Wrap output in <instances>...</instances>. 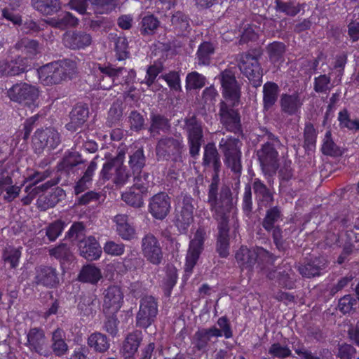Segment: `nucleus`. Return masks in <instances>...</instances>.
Wrapping results in <instances>:
<instances>
[{"label":"nucleus","mask_w":359,"mask_h":359,"mask_svg":"<svg viewBox=\"0 0 359 359\" xmlns=\"http://www.w3.org/2000/svg\"><path fill=\"white\" fill-rule=\"evenodd\" d=\"M212 217L217 222L218 236L217 252L221 257H226L229 252V222L233 210L232 193L228 187L220 189V201L208 203Z\"/></svg>","instance_id":"nucleus-1"},{"label":"nucleus","mask_w":359,"mask_h":359,"mask_svg":"<svg viewBox=\"0 0 359 359\" xmlns=\"http://www.w3.org/2000/svg\"><path fill=\"white\" fill-rule=\"evenodd\" d=\"M78 72L77 62L64 59L48 63L40 68V79L47 85H56L72 79Z\"/></svg>","instance_id":"nucleus-2"},{"label":"nucleus","mask_w":359,"mask_h":359,"mask_svg":"<svg viewBox=\"0 0 359 359\" xmlns=\"http://www.w3.org/2000/svg\"><path fill=\"white\" fill-rule=\"evenodd\" d=\"M262 54V49L257 48L239 55L238 67L255 88L262 82L263 71L259 63Z\"/></svg>","instance_id":"nucleus-3"},{"label":"nucleus","mask_w":359,"mask_h":359,"mask_svg":"<svg viewBox=\"0 0 359 359\" xmlns=\"http://www.w3.org/2000/svg\"><path fill=\"white\" fill-rule=\"evenodd\" d=\"M124 158L125 152L120 150L114 158L106 161L100 171V178L104 181L111 180L116 187L124 186L131 177L123 165Z\"/></svg>","instance_id":"nucleus-4"},{"label":"nucleus","mask_w":359,"mask_h":359,"mask_svg":"<svg viewBox=\"0 0 359 359\" xmlns=\"http://www.w3.org/2000/svg\"><path fill=\"white\" fill-rule=\"evenodd\" d=\"M204 166L212 167L214 175L212 182L209 185L208 193V203H217L220 201V192L219 193V172L221 168L220 156L214 143H208L204 148L203 158Z\"/></svg>","instance_id":"nucleus-5"},{"label":"nucleus","mask_w":359,"mask_h":359,"mask_svg":"<svg viewBox=\"0 0 359 359\" xmlns=\"http://www.w3.org/2000/svg\"><path fill=\"white\" fill-rule=\"evenodd\" d=\"M241 142L238 138L229 137L222 138L219 144V149L224 154V162L227 167L236 175L237 184L240 182V176L242 172Z\"/></svg>","instance_id":"nucleus-6"},{"label":"nucleus","mask_w":359,"mask_h":359,"mask_svg":"<svg viewBox=\"0 0 359 359\" xmlns=\"http://www.w3.org/2000/svg\"><path fill=\"white\" fill-rule=\"evenodd\" d=\"M238 102L221 101L219 105L218 116L220 123L226 131L237 135H243L241 117L238 110L235 109Z\"/></svg>","instance_id":"nucleus-7"},{"label":"nucleus","mask_w":359,"mask_h":359,"mask_svg":"<svg viewBox=\"0 0 359 359\" xmlns=\"http://www.w3.org/2000/svg\"><path fill=\"white\" fill-rule=\"evenodd\" d=\"M268 208L262 221V226L267 232L271 233L276 248L279 251L283 252L286 249L285 241L283 238V231L280 227L277 225V223L282 220L281 208L278 205Z\"/></svg>","instance_id":"nucleus-8"},{"label":"nucleus","mask_w":359,"mask_h":359,"mask_svg":"<svg viewBox=\"0 0 359 359\" xmlns=\"http://www.w3.org/2000/svg\"><path fill=\"white\" fill-rule=\"evenodd\" d=\"M182 128L187 133L189 154L195 157L198 155L203 142L202 122L196 114L188 115L184 119Z\"/></svg>","instance_id":"nucleus-9"},{"label":"nucleus","mask_w":359,"mask_h":359,"mask_svg":"<svg viewBox=\"0 0 359 359\" xmlns=\"http://www.w3.org/2000/svg\"><path fill=\"white\" fill-rule=\"evenodd\" d=\"M11 101L17 102L29 108L36 107L39 98L38 89L25 82L13 85L6 93Z\"/></svg>","instance_id":"nucleus-10"},{"label":"nucleus","mask_w":359,"mask_h":359,"mask_svg":"<svg viewBox=\"0 0 359 359\" xmlns=\"http://www.w3.org/2000/svg\"><path fill=\"white\" fill-rule=\"evenodd\" d=\"M158 311V303L154 297H143L140 300L139 311L136 314V327L144 329L149 327L156 321Z\"/></svg>","instance_id":"nucleus-11"},{"label":"nucleus","mask_w":359,"mask_h":359,"mask_svg":"<svg viewBox=\"0 0 359 359\" xmlns=\"http://www.w3.org/2000/svg\"><path fill=\"white\" fill-rule=\"evenodd\" d=\"M33 284L48 289L56 288L60 285L59 271L50 265H37L34 268Z\"/></svg>","instance_id":"nucleus-12"},{"label":"nucleus","mask_w":359,"mask_h":359,"mask_svg":"<svg viewBox=\"0 0 359 359\" xmlns=\"http://www.w3.org/2000/svg\"><path fill=\"white\" fill-rule=\"evenodd\" d=\"M141 250L144 257L154 265H159L163 259V253L158 239L152 233L146 234L141 241Z\"/></svg>","instance_id":"nucleus-13"},{"label":"nucleus","mask_w":359,"mask_h":359,"mask_svg":"<svg viewBox=\"0 0 359 359\" xmlns=\"http://www.w3.org/2000/svg\"><path fill=\"white\" fill-rule=\"evenodd\" d=\"M206 232L204 229L198 228L194 233V238L190 241L186 256L185 272L191 273L203 250Z\"/></svg>","instance_id":"nucleus-14"},{"label":"nucleus","mask_w":359,"mask_h":359,"mask_svg":"<svg viewBox=\"0 0 359 359\" xmlns=\"http://www.w3.org/2000/svg\"><path fill=\"white\" fill-rule=\"evenodd\" d=\"M27 339L25 345L31 352L45 357L50 355L48 339L42 329L31 328L27 334Z\"/></svg>","instance_id":"nucleus-15"},{"label":"nucleus","mask_w":359,"mask_h":359,"mask_svg":"<svg viewBox=\"0 0 359 359\" xmlns=\"http://www.w3.org/2000/svg\"><path fill=\"white\" fill-rule=\"evenodd\" d=\"M98 70L102 74L99 86L104 90H109L113 86L122 84V80L120 77L127 72L124 67L115 68L111 64L106 66L99 65Z\"/></svg>","instance_id":"nucleus-16"},{"label":"nucleus","mask_w":359,"mask_h":359,"mask_svg":"<svg viewBox=\"0 0 359 359\" xmlns=\"http://www.w3.org/2000/svg\"><path fill=\"white\" fill-rule=\"evenodd\" d=\"M257 155L264 172H275L278 169V153L274 147V144L266 142L257 151Z\"/></svg>","instance_id":"nucleus-17"},{"label":"nucleus","mask_w":359,"mask_h":359,"mask_svg":"<svg viewBox=\"0 0 359 359\" xmlns=\"http://www.w3.org/2000/svg\"><path fill=\"white\" fill-rule=\"evenodd\" d=\"M170 198L165 192L154 195L149 201V212L156 219L163 220L170 212Z\"/></svg>","instance_id":"nucleus-18"},{"label":"nucleus","mask_w":359,"mask_h":359,"mask_svg":"<svg viewBox=\"0 0 359 359\" xmlns=\"http://www.w3.org/2000/svg\"><path fill=\"white\" fill-rule=\"evenodd\" d=\"M86 162L79 152L76 151H68L57 164L58 171L61 175H64L68 177L75 175L79 170L81 168Z\"/></svg>","instance_id":"nucleus-19"},{"label":"nucleus","mask_w":359,"mask_h":359,"mask_svg":"<svg viewBox=\"0 0 359 359\" xmlns=\"http://www.w3.org/2000/svg\"><path fill=\"white\" fill-rule=\"evenodd\" d=\"M219 79L226 101L239 102L240 89L233 71L229 69L224 70L221 72Z\"/></svg>","instance_id":"nucleus-20"},{"label":"nucleus","mask_w":359,"mask_h":359,"mask_svg":"<svg viewBox=\"0 0 359 359\" xmlns=\"http://www.w3.org/2000/svg\"><path fill=\"white\" fill-rule=\"evenodd\" d=\"M183 147L182 139L168 136L163 137L157 143L156 154L158 159H168L171 156L180 154Z\"/></svg>","instance_id":"nucleus-21"},{"label":"nucleus","mask_w":359,"mask_h":359,"mask_svg":"<svg viewBox=\"0 0 359 359\" xmlns=\"http://www.w3.org/2000/svg\"><path fill=\"white\" fill-rule=\"evenodd\" d=\"M193 198L187 195L184 196L182 207L175 216V226L181 233H185L191 224L194 222Z\"/></svg>","instance_id":"nucleus-22"},{"label":"nucleus","mask_w":359,"mask_h":359,"mask_svg":"<svg viewBox=\"0 0 359 359\" xmlns=\"http://www.w3.org/2000/svg\"><path fill=\"white\" fill-rule=\"evenodd\" d=\"M259 255H266L273 259V255L263 248L252 250L244 246H241L239 248L236 253L235 257L241 267L251 269L255 264Z\"/></svg>","instance_id":"nucleus-23"},{"label":"nucleus","mask_w":359,"mask_h":359,"mask_svg":"<svg viewBox=\"0 0 359 359\" xmlns=\"http://www.w3.org/2000/svg\"><path fill=\"white\" fill-rule=\"evenodd\" d=\"M62 43L69 49L81 50L91 44L92 36L84 31H68L63 34Z\"/></svg>","instance_id":"nucleus-24"},{"label":"nucleus","mask_w":359,"mask_h":359,"mask_svg":"<svg viewBox=\"0 0 359 359\" xmlns=\"http://www.w3.org/2000/svg\"><path fill=\"white\" fill-rule=\"evenodd\" d=\"M27 59L18 56L11 60L0 61V76H15L27 71Z\"/></svg>","instance_id":"nucleus-25"},{"label":"nucleus","mask_w":359,"mask_h":359,"mask_svg":"<svg viewBox=\"0 0 359 359\" xmlns=\"http://www.w3.org/2000/svg\"><path fill=\"white\" fill-rule=\"evenodd\" d=\"M222 337V332L215 326L210 328L198 329L194 334L191 344L194 349L205 351L212 337Z\"/></svg>","instance_id":"nucleus-26"},{"label":"nucleus","mask_w":359,"mask_h":359,"mask_svg":"<svg viewBox=\"0 0 359 359\" xmlns=\"http://www.w3.org/2000/svg\"><path fill=\"white\" fill-rule=\"evenodd\" d=\"M281 112L288 115H297L300 113L303 100L297 93H283L279 100Z\"/></svg>","instance_id":"nucleus-27"},{"label":"nucleus","mask_w":359,"mask_h":359,"mask_svg":"<svg viewBox=\"0 0 359 359\" xmlns=\"http://www.w3.org/2000/svg\"><path fill=\"white\" fill-rule=\"evenodd\" d=\"M80 255L85 259L93 261L100 257L102 248L93 236L82 238L78 244Z\"/></svg>","instance_id":"nucleus-28"},{"label":"nucleus","mask_w":359,"mask_h":359,"mask_svg":"<svg viewBox=\"0 0 359 359\" xmlns=\"http://www.w3.org/2000/svg\"><path fill=\"white\" fill-rule=\"evenodd\" d=\"M251 187L259 205L265 208L272 205L274 202V193L261 180L254 179Z\"/></svg>","instance_id":"nucleus-29"},{"label":"nucleus","mask_w":359,"mask_h":359,"mask_svg":"<svg viewBox=\"0 0 359 359\" xmlns=\"http://www.w3.org/2000/svg\"><path fill=\"white\" fill-rule=\"evenodd\" d=\"M327 264L328 262L324 257H318L310 259L304 264H299L297 270L303 277L310 278L320 276Z\"/></svg>","instance_id":"nucleus-30"},{"label":"nucleus","mask_w":359,"mask_h":359,"mask_svg":"<svg viewBox=\"0 0 359 359\" xmlns=\"http://www.w3.org/2000/svg\"><path fill=\"white\" fill-rule=\"evenodd\" d=\"M104 309H111L112 313H116L121 307L123 294L121 288L116 285L109 286L104 293Z\"/></svg>","instance_id":"nucleus-31"},{"label":"nucleus","mask_w":359,"mask_h":359,"mask_svg":"<svg viewBox=\"0 0 359 359\" xmlns=\"http://www.w3.org/2000/svg\"><path fill=\"white\" fill-rule=\"evenodd\" d=\"M88 114V108L86 105H76L70 112V121L66 124V128L69 131H76L87 121Z\"/></svg>","instance_id":"nucleus-32"},{"label":"nucleus","mask_w":359,"mask_h":359,"mask_svg":"<svg viewBox=\"0 0 359 359\" xmlns=\"http://www.w3.org/2000/svg\"><path fill=\"white\" fill-rule=\"evenodd\" d=\"M97 162L95 160L91 161L83 172L81 177L76 182L74 187L75 195L79 196L80 194L86 191L92 184L93 177L97 169Z\"/></svg>","instance_id":"nucleus-33"},{"label":"nucleus","mask_w":359,"mask_h":359,"mask_svg":"<svg viewBox=\"0 0 359 359\" xmlns=\"http://www.w3.org/2000/svg\"><path fill=\"white\" fill-rule=\"evenodd\" d=\"M142 341V334L141 331L136 330L127 335L122 346V352L125 359H133Z\"/></svg>","instance_id":"nucleus-34"},{"label":"nucleus","mask_w":359,"mask_h":359,"mask_svg":"<svg viewBox=\"0 0 359 359\" xmlns=\"http://www.w3.org/2000/svg\"><path fill=\"white\" fill-rule=\"evenodd\" d=\"M65 196V191L60 187H56L48 194L40 196L36 204L41 210L45 211L55 207Z\"/></svg>","instance_id":"nucleus-35"},{"label":"nucleus","mask_w":359,"mask_h":359,"mask_svg":"<svg viewBox=\"0 0 359 359\" xmlns=\"http://www.w3.org/2000/svg\"><path fill=\"white\" fill-rule=\"evenodd\" d=\"M280 88L278 85L272 81H267L263 86V110L267 111L271 109L278 100Z\"/></svg>","instance_id":"nucleus-36"},{"label":"nucleus","mask_w":359,"mask_h":359,"mask_svg":"<svg viewBox=\"0 0 359 359\" xmlns=\"http://www.w3.org/2000/svg\"><path fill=\"white\" fill-rule=\"evenodd\" d=\"M51 349L57 357L64 355L68 351V345L65 341V333L63 330L57 328L52 333Z\"/></svg>","instance_id":"nucleus-37"},{"label":"nucleus","mask_w":359,"mask_h":359,"mask_svg":"<svg viewBox=\"0 0 359 359\" xmlns=\"http://www.w3.org/2000/svg\"><path fill=\"white\" fill-rule=\"evenodd\" d=\"M118 234L124 240H130L135 235L134 228L128 222V216L118 214L114 217Z\"/></svg>","instance_id":"nucleus-38"},{"label":"nucleus","mask_w":359,"mask_h":359,"mask_svg":"<svg viewBox=\"0 0 359 359\" xmlns=\"http://www.w3.org/2000/svg\"><path fill=\"white\" fill-rule=\"evenodd\" d=\"M102 277L100 269L93 264L83 266L79 274L80 281L93 285H96Z\"/></svg>","instance_id":"nucleus-39"},{"label":"nucleus","mask_w":359,"mask_h":359,"mask_svg":"<svg viewBox=\"0 0 359 359\" xmlns=\"http://www.w3.org/2000/svg\"><path fill=\"white\" fill-rule=\"evenodd\" d=\"M189 18L184 13L177 11L171 17V26L177 34H184L185 32H189L191 29Z\"/></svg>","instance_id":"nucleus-40"},{"label":"nucleus","mask_w":359,"mask_h":359,"mask_svg":"<svg viewBox=\"0 0 359 359\" xmlns=\"http://www.w3.org/2000/svg\"><path fill=\"white\" fill-rule=\"evenodd\" d=\"M32 6L43 15H52L61 8L60 0H31Z\"/></svg>","instance_id":"nucleus-41"},{"label":"nucleus","mask_w":359,"mask_h":359,"mask_svg":"<svg viewBox=\"0 0 359 359\" xmlns=\"http://www.w3.org/2000/svg\"><path fill=\"white\" fill-rule=\"evenodd\" d=\"M150 121L151 125L149 130L154 136L159 134L160 131L166 132L170 128L168 118L163 115L152 113L150 116Z\"/></svg>","instance_id":"nucleus-42"},{"label":"nucleus","mask_w":359,"mask_h":359,"mask_svg":"<svg viewBox=\"0 0 359 359\" xmlns=\"http://www.w3.org/2000/svg\"><path fill=\"white\" fill-rule=\"evenodd\" d=\"M88 344L96 352L104 353L110 346L109 340L107 337L100 332L91 334L88 339Z\"/></svg>","instance_id":"nucleus-43"},{"label":"nucleus","mask_w":359,"mask_h":359,"mask_svg":"<svg viewBox=\"0 0 359 359\" xmlns=\"http://www.w3.org/2000/svg\"><path fill=\"white\" fill-rule=\"evenodd\" d=\"M99 301L96 295L93 294H83L81 297L78 304V309L80 310L84 316H90L95 313Z\"/></svg>","instance_id":"nucleus-44"},{"label":"nucleus","mask_w":359,"mask_h":359,"mask_svg":"<svg viewBox=\"0 0 359 359\" xmlns=\"http://www.w3.org/2000/svg\"><path fill=\"white\" fill-rule=\"evenodd\" d=\"M215 53V46L210 42L205 41L199 46L196 52V60L199 65L208 66L210 64L211 58Z\"/></svg>","instance_id":"nucleus-45"},{"label":"nucleus","mask_w":359,"mask_h":359,"mask_svg":"<svg viewBox=\"0 0 359 359\" xmlns=\"http://www.w3.org/2000/svg\"><path fill=\"white\" fill-rule=\"evenodd\" d=\"M177 269L173 265L168 264L165 266V276L162 283V287L166 297L170 296L172 288L177 283Z\"/></svg>","instance_id":"nucleus-46"},{"label":"nucleus","mask_w":359,"mask_h":359,"mask_svg":"<svg viewBox=\"0 0 359 359\" xmlns=\"http://www.w3.org/2000/svg\"><path fill=\"white\" fill-rule=\"evenodd\" d=\"M146 161L143 148H138L130 154L128 165L133 175L142 171L146 165Z\"/></svg>","instance_id":"nucleus-47"},{"label":"nucleus","mask_w":359,"mask_h":359,"mask_svg":"<svg viewBox=\"0 0 359 359\" xmlns=\"http://www.w3.org/2000/svg\"><path fill=\"white\" fill-rule=\"evenodd\" d=\"M14 48L20 50L29 57L36 55L39 53V43L36 40L28 38H22L17 41Z\"/></svg>","instance_id":"nucleus-48"},{"label":"nucleus","mask_w":359,"mask_h":359,"mask_svg":"<svg viewBox=\"0 0 359 359\" xmlns=\"http://www.w3.org/2000/svg\"><path fill=\"white\" fill-rule=\"evenodd\" d=\"M147 194L131 187L128 191L122 194L121 198L128 205L135 208H140L144 205L143 198Z\"/></svg>","instance_id":"nucleus-49"},{"label":"nucleus","mask_w":359,"mask_h":359,"mask_svg":"<svg viewBox=\"0 0 359 359\" xmlns=\"http://www.w3.org/2000/svg\"><path fill=\"white\" fill-rule=\"evenodd\" d=\"M321 151L324 155L336 157L343 154V151L333 141L330 131H327L325 135Z\"/></svg>","instance_id":"nucleus-50"},{"label":"nucleus","mask_w":359,"mask_h":359,"mask_svg":"<svg viewBox=\"0 0 359 359\" xmlns=\"http://www.w3.org/2000/svg\"><path fill=\"white\" fill-rule=\"evenodd\" d=\"M275 9L277 12L283 13L289 16H295L302 9H303V4H295L293 1H283L281 0H276L275 1Z\"/></svg>","instance_id":"nucleus-51"},{"label":"nucleus","mask_w":359,"mask_h":359,"mask_svg":"<svg viewBox=\"0 0 359 359\" xmlns=\"http://www.w3.org/2000/svg\"><path fill=\"white\" fill-rule=\"evenodd\" d=\"M293 350L302 359H326L330 355V352L327 348L321 349L318 355L314 354L303 344L294 346Z\"/></svg>","instance_id":"nucleus-52"},{"label":"nucleus","mask_w":359,"mask_h":359,"mask_svg":"<svg viewBox=\"0 0 359 359\" xmlns=\"http://www.w3.org/2000/svg\"><path fill=\"white\" fill-rule=\"evenodd\" d=\"M52 25L56 28L64 29L67 27H76L79 24V20L69 12H65L52 19Z\"/></svg>","instance_id":"nucleus-53"},{"label":"nucleus","mask_w":359,"mask_h":359,"mask_svg":"<svg viewBox=\"0 0 359 359\" xmlns=\"http://www.w3.org/2000/svg\"><path fill=\"white\" fill-rule=\"evenodd\" d=\"M49 255L58 259L61 264L70 262L73 259V255L69 248L65 243H61L48 250Z\"/></svg>","instance_id":"nucleus-54"},{"label":"nucleus","mask_w":359,"mask_h":359,"mask_svg":"<svg viewBox=\"0 0 359 359\" xmlns=\"http://www.w3.org/2000/svg\"><path fill=\"white\" fill-rule=\"evenodd\" d=\"M160 22L153 15L144 16L140 22V33L142 35H151L159 27Z\"/></svg>","instance_id":"nucleus-55"},{"label":"nucleus","mask_w":359,"mask_h":359,"mask_svg":"<svg viewBox=\"0 0 359 359\" xmlns=\"http://www.w3.org/2000/svg\"><path fill=\"white\" fill-rule=\"evenodd\" d=\"M206 78L197 72H191L186 77V89L187 90H197L203 88Z\"/></svg>","instance_id":"nucleus-56"},{"label":"nucleus","mask_w":359,"mask_h":359,"mask_svg":"<svg viewBox=\"0 0 359 359\" xmlns=\"http://www.w3.org/2000/svg\"><path fill=\"white\" fill-rule=\"evenodd\" d=\"M114 45L116 57L118 60H124L129 57L128 41L126 37L120 36L115 38Z\"/></svg>","instance_id":"nucleus-57"},{"label":"nucleus","mask_w":359,"mask_h":359,"mask_svg":"<svg viewBox=\"0 0 359 359\" xmlns=\"http://www.w3.org/2000/svg\"><path fill=\"white\" fill-rule=\"evenodd\" d=\"M266 51L270 60L276 62L283 58L285 52V46L282 42L274 41L266 46Z\"/></svg>","instance_id":"nucleus-58"},{"label":"nucleus","mask_w":359,"mask_h":359,"mask_svg":"<svg viewBox=\"0 0 359 359\" xmlns=\"http://www.w3.org/2000/svg\"><path fill=\"white\" fill-rule=\"evenodd\" d=\"M123 116L122 105L119 102H114L109 109L107 124L109 127L119 126Z\"/></svg>","instance_id":"nucleus-59"},{"label":"nucleus","mask_w":359,"mask_h":359,"mask_svg":"<svg viewBox=\"0 0 359 359\" xmlns=\"http://www.w3.org/2000/svg\"><path fill=\"white\" fill-rule=\"evenodd\" d=\"M20 256L21 252L18 248L8 246L4 250L2 258L12 269H15L18 265Z\"/></svg>","instance_id":"nucleus-60"},{"label":"nucleus","mask_w":359,"mask_h":359,"mask_svg":"<svg viewBox=\"0 0 359 359\" xmlns=\"http://www.w3.org/2000/svg\"><path fill=\"white\" fill-rule=\"evenodd\" d=\"M134 175V184L132 188L143 194H147L149 184V181L148 180L149 174L147 172L140 171V172H136Z\"/></svg>","instance_id":"nucleus-61"},{"label":"nucleus","mask_w":359,"mask_h":359,"mask_svg":"<svg viewBox=\"0 0 359 359\" xmlns=\"http://www.w3.org/2000/svg\"><path fill=\"white\" fill-rule=\"evenodd\" d=\"M66 236L73 241H78L79 243L82 238H87L85 225L82 222H74Z\"/></svg>","instance_id":"nucleus-62"},{"label":"nucleus","mask_w":359,"mask_h":359,"mask_svg":"<svg viewBox=\"0 0 359 359\" xmlns=\"http://www.w3.org/2000/svg\"><path fill=\"white\" fill-rule=\"evenodd\" d=\"M351 243L348 245H345L343 251L337 259V263L341 264L344 263L348 257L353 252V250H359V234L355 235V241L350 238Z\"/></svg>","instance_id":"nucleus-63"},{"label":"nucleus","mask_w":359,"mask_h":359,"mask_svg":"<svg viewBox=\"0 0 359 359\" xmlns=\"http://www.w3.org/2000/svg\"><path fill=\"white\" fill-rule=\"evenodd\" d=\"M331 78L326 74H321L314 79L313 89L316 93H327L330 90Z\"/></svg>","instance_id":"nucleus-64"}]
</instances>
